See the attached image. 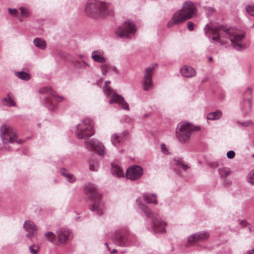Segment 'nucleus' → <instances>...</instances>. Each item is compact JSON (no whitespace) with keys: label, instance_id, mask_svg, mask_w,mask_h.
<instances>
[{"label":"nucleus","instance_id":"nucleus-1","mask_svg":"<svg viewBox=\"0 0 254 254\" xmlns=\"http://www.w3.org/2000/svg\"><path fill=\"white\" fill-rule=\"evenodd\" d=\"M206 35H213L212 40L218 41L220 38H227L229 39L232 44V46L237 51H242L246 49L245 44L241 43L245 38L244 34H236L232 28L227 27L224 25L213 24L209 25L207 24L204 28Z\"/></svg>","mask_w":254,"mask_h":254},{"label":"nucleus","instance_id":"nucleus-2","mask_svg":"<svg viewBox=\"0 0 254 254\" xmlns=\"http://www.w3.org/2000/svg\"><path fill=\"white\" fill-rule=\"evenodd\" d=\"M113 10V6L110 3L96 0H89L85 8L86 13L93 18L109 14Z\"/></svg>","mask_w":254,"mask_h":254},{"label":"nucleus","instance_id":"nucleus-3","mask_svg":"<svg viewBox=\"0 0 254 254\" xmlns=\"http://www.w3.org/2000/svg\"><path fill=\"white\" fill-rule=\"evenodd\" d=\"M84 192L90 201V210L96 211L98 214H102L104 210V207L101 202L102 195L98 191L96 186L90 183L86 184L84 187Z\"/></svg>","mask_w":254,"mask_h":254},{"label":"nucleus","instance_id":"nucleus-4","mask_svg":"<svg viewBox=\"0 0 254 254\" xmlns=\"http://www.w3.org/2000/svg\"><path fill=\"white\" fill-rule=\"evenodd\" d=\"M196 13V8L193 3L190 1L184 3L182 9L177 11L174 13L171 21L168 22V27L176 25L184 21L191 18L194 16Z\"/></svg>","mask_w":254,"mask_h":254},{"label":"nucleus","instance_id":"nucleus-5","mask_svg":"<svg viewBox=\"0 0 254 254\" xmlns=\"http://www.w3.org/2000/svg\"><path fill=\"white\" fill-rule=\"evenodd\" d=\"M139 209L147 218L151 219V228L156 233L162 234L166 232L165 226L167 223L162 221L158 214H154L145 204L139 203Z\"/></svg>","mask_w":254,"mask_h":254},{"label":"nucleus","instance_id":"nucleus-6","mask_svg":"<svg viewBox=\"0 0 254 254\" xmlns=\"http://www.w3.org/2000/svg\"><path fill=\"white\" fill-rule=\"evenodd\" d=\"M200 129L199 127H193L190 123L181 122L178 124L176 130V136L181 143L187 142L194 131Z\"/></svg>","mask_w":254,"mask_h":254},{"label":"nucleus","instance_id":"nucleus-7","mask_svg":"<svg viewBox=\"0 0 254 254\" xmlns=\"http://www.w3.org/2000/svg\"><path fill=\"white\" fill-rule=\"evenodd\" d=\"M75 135L78 139H88L94 134L93 123L89 118L81 120L76 126Z\"/></svg>","mask_w":254,"mask_h":254},{"label":"nucleus","instance_id":"nucleus-8","mask_svg":"<svg viewBox=\"0 0 254 254\" xmlns=\"http://www.w3.org/2000/svg\"><path fill=\"white\" fill-rule=\"evenodd\" d=\"M39 92L46 95L44 97V104L51 111L54 110L57 108L56 102H61L64 99L63 97L58 96L51 87L42 88Z\"/></svg>","mask_w":254,"mask_h":254},{"label":"nucleus","instance_id":"nucleus-9","mask_svg":"<svg viewBox=\"0 0 254 254\" xmlns=\"http://www.w3.org/2000/svg\"><path fill=\"white\" fill-rule=\"evenodd\" d=\"M0 137L4 144L13 142L21 144L23 142L21 139L16 140V133L10 127L5 124H2L0 127Z\"/></svg>","mask_w":254,"mask_h":254},{"label":"nucleus","instance_id":"nucleus-10","mask_svg":"<svg viewBox=\"0 0 254 254\" xmlns=\"http://www.w3.org/2000/svg\"><path fill=\"white\" fill-rule=\"evenodd\" d=\"M136 31L134 22L128 20L116 30V35L121 38L130 39Z\"/></svg>","mask_w":254,"mask_h":254},{"label":"nucleus","instance_id":"nucleus-11","mask_svg":"<svg viewBox=\"0 0 254 254\" xmlns=\"http://www.w3.org/2000/svg\"><path fill=\"white\" fill-rule=\"evenodd\" d=\"M154 70V66H150L147 67L144 71L142 87L144 91H149L153 88V84L152 78V73Z\"/></svg>","mask_w":254,"mask_h":254},{"label":"nucleus","instance_id":"nucleus-12","mask_svg":"<svg viewBox=\"0 0 254 254\" xmlns=\"http://www.w3.org/2000/svg\"><path fill=\"white\" fill-rule=\"evenodd\" d=\"M107 96L111 98L109 101V104H117L121 109L127 111H129V105L125 101L124 98L122 96L116 93L114 91H113V92L111 93L110 95Z\"/></svg>","mask_w":254,"mask_h":254},{"label":"nucleus","instance_id":"nucleus-13","mask_svg":"<svg viewBox=\"0 0 254 254\" xmlns=\"http://www.w3.org/2000/svg\"><path fill=\"white\" fill-rule=\"evenodd\" d=\"M143 169L139 166L135 165L129 167L126 172V177L131 181L139 179L143 175Z\"/></svg>","mask_w":254,"mask_h":254},{"label":"nucleus","instance_id":"nucleus-14","mask_svg":"<svg viewBox=\"0 0 254 254\" xmlns=\"http://www.w3.org/2000/svg\"><path fill=\"white\" fill-rule=\"evenodd\" d=\"M88 147L94 150L99 155L104 156L106 153L105 147L103 143L96 139H91L86 142Z\"/></svg>","mask_w":254,"mask_h":254},{"label":"nucleus","instance_id":"nucleus-15","mask_svg":"<svg viewBox=\"0 0 254 254\" xmlns=\"http://www.w3.org/2000/svg\"><path fill=\"white\" fill-rule=\"evenodd\" d=\"M113 242L118 246H128L131 244L130 239L122 235L119 232H117L114 234Z\"/></svg>","mask_w":254,"mask_h":254},{"label":"nucleus","instance_id":"nucleus-16","mask_svg":"<svg viewBox=\"0 0 254 254\" xmlns=\"http://www.w3.org/2000/svg\"><path fill=\"white\" fill-rule=\"evenodd\" d=\"M58 241L60 244H66L71 238V232L65 228H60L56 233Z\"/></svg>","mask_w":254,"mask_h":254},{"label":"nucleus","instance_id":"nucleus-17","mask_svg":"<svg viewBox=\"0 0 254 254\" xmlns=\"http://www.w3.org/2000/svg\"><path fill=\"white\" fill-rule=\"evenodd\" d=\"M210 235L208 232L202 231L190 235L188 238V243L191 244H195L207 239Z\"/></svg>","mask_w":254,"mask_h":254},{"label":"nucleus","instance_id":"nucleus-18","mask_svg":"<svg viewBox=\"0 0 254 254\" xmlns=\"http://www.w3.org/2000/svg\"><path fill=\"white\" fill-rule=\"evenodd\" d=\"M128 134L127 130H125L122 133H115L111 136V141L115 146H118L121 142L125 141Z\"/></svg>","mask_w":254,"mask_h":254},{"label":"nucleus","instance_id":"nucleus-19","mask_svg":"<svg viewBox=\"0 0 254 254\" xmlns=\"http://www.w3.org/2000/svg\"><path fill=\"white\" fill-rule=\"evenodd\" d=\"M181 73L182 76L187 78H191L196 75L195 69L190 66H185L183 67L181 69Z\"/></svg>","mask_w":254,"mask_h":254},{"label":"nucleus","instance_id":"nucleus-20","mask_svg":"<svg viewBox=\"0 0 254 254\" xmlns=\"http://www.w3.org/2000/svg\"><path fill=\"white\" fill-rule=\"evenodd\" d=\"M91 58L95 62L99 63H104L106 61V58L104 57V52L101 51H93Z\"/></svg>","mask_w":254,"mask_h":254},{"label":"nucleus","instance_id":"nucleus-21","mask_svg":"<svg viewBox=\"0 0 254 254\" xmlns=\"http://www.w3.org/2000/svg\"><path fill=\"white\" fill-rule=\"evenodd\" d=\"M143 199L144 200V201L147 204H158L157 195L156 193L149 194L147 193H145L143 194Z\"/></svg>","mask_w":254,"mask_h":254},{"label":"nucleus","instance_id":"nucleus-22","mask_svg":"<svg viewBox=\"0 0 254 254\" xmlns=\"http://www.w3.org/2000/svg\"><path fill=\"white\" fill-rule=\"evenodd\" d=\"M101 70L102 74L106 75L108 73H117V69L114 66L109 64H105L101 66Z\"/></svg>","mask_w":254,"mask_h":254},{"label":"nucleus","instance_id":"nucleus-23","mask_svg":"<svg viewBox=\"0 0 254 254\" xmlns=\"http://www.w3.org/2000/svg\"><path fill=\"white\" fill-rule=\"evenodd\" d=\"M112 172L114 176L118 178L124 176L123 170L120 166L116 164H112Z\"/></svg>","mask_w":254,"mask_h":254},{"label":"nucleus","instance_id":"nucleus-24","mask_svg":"<svg viewBox=\"0 0 254 254\" xmlns=\"http://www.w3.org/2000/svg\"><path fill=\"white\" fill-rule=\"evenodd\" d=\"M33 44L35 47L41 49L45 50L47 47L46 41L40 38H36L33 40Z\"/></svg>","mask_w":254,"mask_h":254},{"label":"nucleus","instance_id":"nucleus-25","mask_svg":"<svg viewBox=\"0 0 254 254\" xmlns=\"http://www.w3.org/2000/svg\"><path fill=\"white\" fill-rule=\"evenodd\" d=\"M222 116V113L219 110L211 112L207 115V119L210 121H214L219 119Z\"/></svg>","mask_w":254,"mask_h":254},{"label":"nucleus","instance_id":"nucleus-26","mask_svg":"<svg viewBox=\"0 0 254 254\" xmlns=\"http://www.w3.org/2000/svg\"><path fill=\"white\" fill-rule=\"evenodd\" d=\"M23 228L26 231H37V228L35 224L31 221H26L23 224Z\"/></svg>","mask_w":254,"mask_h":254},{"label":"nucleus","instance_id":"nucleus-27","mask_svg":"<svg viewBox=\"0 0 254 254\" xmlns=\"http://www.w3.org/2000/svg\"><path fill=\"white\" fill-rule=\"evenodd\" d=\"M252 104V101L250 99H248L244 101L242 108V111L244 115H247L251 111Z\"/></svg>","mask_w":254,"mask_h":254},{"label":"nucleus","instance_id":"nucleus-28","mask_svg":"<svg viewBox=\"0 0 254 254\" xmlns=\"http://www.w3.org/2000/svg\"><path fill=\"white\" fill-rule=\"evenodd\" d=\"M60 173L69 183H72L75 180V178L74 175L68 173L67 171L64 169H61Z\"/></svg>","mask_w":254,"mask_h":254},{"label":"nucleus","instance_id":"nucleus-29","mask_svg":"<svg viewBox=\"0 0 254 254\" xmlns=\"http://www.w3.org/2000/svg\"><path fill=\"white\" fill-rule=\"evenodd\" d=\"M231 173V171L229 168L222 167L219 168V173L221 178H226Z\"/></svg>","mask_w":254,"mask_h":254},{"label":"nucleus","instance_id":"nucleus-30","mask_svg":"<svg viewBox=\"0 0 254 254\" xmlns=\"http://www.w3.org/2000/svg\"><path fill=\"white\" fill-rule=\"evenodd\" d=\"M11 94L10 93H8L7 94L8 98H4L2 99V102L4 104H5L6 106L8 107L11 106H15L16 104L14 102V101L12 100L11 97Z\"/></svg>","mask_w":254,"mask_h":254},{"label":"nucleus","instance_id":"nucleus-31","mask_svg":"<svg viewBox=\"0 0 254 254\" xmlns=\"http://www.w3.org/2000/svg\"><path fill=\"white\" fill-rule=\"evenodd\" d=\"M15 75L19 79L27 81L30 78V75L24 71H18L15 72Z\"/></svg>","mask_w":254,"mask_h":254},{"label":"nucleus","instance_id":"nucleus-32","mask_svg":"<svg viewBox=\"0 0 254 254\" xmlns=\"http://www.w3.org/2000/svg\"><path fill=\"white\" fill-rule=\"evenodd\" d=\"M44 236L47 240L52 243H54L56 241L57 238L56 234H55L52 232H48L45 233Z\"/></svg>","mask_w":254,"mask_h":254},{"label":"nucleus","instance_id":"nucleus-33","mask_svg":"<svg viewBox=\"0 0 254 254\" xmlns=\"http://www.w3.org/2000/svg\"><path fill=\"white\" fill-rule=\"evenodd\" d=\"M175 161L176 165L178 168H182L184 171H186L189 168V167L187 165L184 163L181 159H175Z\"/></svg>","mask_w":254,"mask_h":254},{"label":"nucleus","instance_id":"nucleus-34","mask_svg":"<svg viewBox=\"0 0 254 254\" xmlns=\"http://www.w3.org/2000/svg\"><path fill=\"white\" fill-rule=\"evenodd\" d=\"M111 81L109 80L106 81L104 86L103 87V91L106 95H110L111 93L114 91L112 88L108 86V84H110Z\"/></svg>","mask_w":254,"mask_h":254},{"label":"nucleus","instance_id":"nucleus-35","mask_svg":"<svg viewBox=\"0 0 254 254\" xmlns=\"http://www.w3.org/2000/svg\"><path fill=\"white\" fill-rule=\"evenodd\" d=\"M247 179L251 184L254 185V170L250 172L248 175Z\"/></svg>","mask_w":254,"mask_h":254},{"label":"nucleus","instance_id":"nucleus-36","mask_svg":"<svg viewBox=\"0 0 254 254\" xmlns=\"http://www.w3.org/2000/svg\"><path fill=\"white\" fill-rule=\"evenodd\" d=\"M89 167L90 170L92 171H97L98 168V163L97 161H92L89 162Z\"/></svg>","mask_w":254,"mask_h":254},{"label":"nucleus","instance_id":"nucleus-37","mask_svg":"<svg viewBox=\"0 0 254 254\" xmlns=\"http://www.w3.org/2000/svg\"><path fill=\"white\" fill-rule=\"evenodd\" d=\"M29 250L31 254H37L39 251V247L35 245H32L29 247Z\"/></svg>","mask_w":254,"mask_h":254},{"label":"nucleus","instance_id":"nucleus-38","mask_svg":"<svg viewBox=\"0 0 254 254\" xmlns=\"http://www.w3.org/2000/svg\"><path fill=\"white\" fill-rule=\"evenodd\" d=\"M247 12L251 15H254V5H248L246 7Z\"/></svg>","mask_w":254,"mask_h":254},{"label":"nucleus","instance_id":"nucleus-39","mask_svg":"<svg viewBox=\"0 0 254 254\" xmlns=\"http://www.w3.org/2000/svg\"><path fill=\"white\" fill-rule=\"evenodd\" d=\"M19 9L20 10L22 16L24 17H27L29 15L30 12L27 9H26L23 7H20Z\"/></svg>","mask_w":254,"mask_h":254},{"label":"nucleus","instance_id":"nucleus-40","mask_svg":"<svg viewBox=\"0 0 254 254\" xmlns=\"http://www.w3.org/2000/svg\"><path fill=\"white\" fill-rule=\"evenodd\" d=\"M238 124L243 127H248L253 124V122L251 121H247L243 122H238Z\"/></svg>","mask_w":254,"mask_h":254},{"label":"nucleus","instance_id":"nucleus-41","mask_svg":"<svg viewBox=\"0 0 254 254\" xmlns=\"http://www.w3.org/2000/svg\"><path fill=\"white\" fill-rule=\"evenodd\" d=\"M204 8L205 9L206 12L208 15H210L214 11V9L212 7L205 6L204 7Z\"/></svg>","mask_w":254,"mask_h":254},{"label":"nucleus","instance_id":"nucleus-42","mask_svg":"<svg viewBox=\"0 0 254 254\" xmlns=\"http://www.w3.org/2000/svg\"><path fill=\"white\" fill-rule=\"evenodd\" d=\"M235 153L233 150H230L227 152V157L229 159H233L235 157Z\"/></svg>","mask_w":254,"mask_h":254},{"label":"nucleus","instance_id":"nucleus-43","mask_svg":"<svg viewBox=\"0 0 254 254\" xmlns=\"http://www.w3.org/2000/svg\"><path fill=\"white\" fill-rule=\"evenodd\" d=\"M8 10L9 13L11 15H12L13 16H16L17 13H18V10L16 8L12 9V8H9L8 9Z\"/></svg>","mask_w":254,"mask_h":254},{"label":"nucleus","instance_id":"nucleus-44","mask_svg":"<svg viewBox=\"0 0 254 254\" xmlns=\"http://www.w3.org/2000/svg\"><path fill=\"white\" fill-rule=\"evenodd\" d=\"M161 149L162 152L165 154H169V151L166 147V145L164 144H162L161 145Z\"/></svg>","mask_w":254,"mask_h":254},{"label":"nucleus","instance_id":"nucleus-45","mask_svg":"<svg viewBox=\"0 0 254 254\" xmlns=\"http://www.w3.org/2000/svg\"><path fill=\"white\" fill-rule=\"evenodd\" d=\"M188 28L190 31H192L194 29V24L191 21H189L187 24Z\"/></svg>","mask_w":254,"mask_h":254},{"label":"nucleus","instance_id":"nucleus-46","mask_svg":"<svg viewBox=\"0 0 254 254\" xmlns=\"http://www.w3.org/2000/svg\"><path fill=\"white\" fill-rule=\"evenodd\" d=\"M29 233H28L26 235V237L29 238H31L33 237L34 234L35 232H32V231H28Z\"/></svg>","mask_w":254,"mask_h":254},{"label":"nucleus","instance_id":"nucleus-47","mask_svg":"<svg viewBox=\"0 0 254 254\" xmlns=\"http://www.w3.org/2000/svg\"><path fill=\"white\" fill-rule=\"evenodd\" d=\"M247 224V222L245 220H242L240 222V225L242 226V227L246 226Z\"/></svg>","mask_w":254,"mask_h":254},{"label":"nucleus","instance_id":"nucleus-48","mask_svg":"<svg viewBox=\"0 0 254 254\" xmlns=\"http://www.w3.org/2000/svg\"><path fill=\"white\" fill-rule=\"evenodd\" d=\"M244 254H254V249L247 251Z\"/></svg>","mask_w":254,"mask_h":254},{"label":"nucleus","instance_id":"nucleus-49","mask_svg":"<svg viewBox=\"0 0 254 254\" xmlns=\"http://www.w3.org/2000/svg\"><path fill=\"white\" fill-rule=\"evenodd\" d=\"M117 250L116 249H113L112 251H111V254H116L117 253Z\"/></svg>","mask_w":254,"mask_h":254},{"label":"nucleus","instance_id":"nucleus-50","mask_svg":"<svg viewBox=\"0 0 254 254\" xmlns=\"http://www.w3.org/2000/svg\"><path fill=\"white\" fill-rule=\"evenodd\" d=\"M105 245L106 246V247H107V248L108 250V251H111V250H110V247H109V245H108V244L107 243H106L105 244Z\"/></svg>","mask_w":254,"mask_h":254},{"label":"nucleus","instance_id":"nucleus-51","mask_svg":"<svg viewBox=\"0 0 254 254\" xmlns=\"http://www.w3.org/2000/svg\"><path fill=\"white\" fill-rule=\"evenodd\" d=\"M252 228H252V227H249V231H250V232H252V231H253Z\"/></svg>","mask_w":254,"mask_h":254},{"label":"nucleus","instance_id":"nucleus-52","mask_svg":"<svg viewBox=\"0 0 254 254\" xmlns=\"http://www.w3.org/2000/svg\"><path fill=\"white\" fill-rule=\"evenodd\" d=\"M212 60V57H210V58H209V61H211Z\"/></svg>","mask_w":254,"mask_h":254},{"label":"nucleus","instance_id":"nucleus-53","mask_svg":"<svg viewBox=\"0 0 254 254\" xmlns=\"http://www.w3.org/2000/svg\"><path fill=\"white\" fill-rule=\"evenodd\" d=\"M84 64H86L87 65H88V64L86 62H84Z\"/></svg>","mask_w":254,"mask_h":254},{"label":"nucleus","instance_id":"nucleus-54","mask_svg":"<svg viewBox=\"0 0 254 254\" xmlns=\"http://www.w3.org/2000/svg\"><path fill=\"white\" fill-rule=\"evenodd\" d=\"M19 21H20V22H22V20L21 19H19Z\"/></svg>","mask_w":254,"mask_h":254},{"label":"nucleus","instance_id":"nucleus-55","mask_svg":"<svg viewBox=\"0 0 254 254\" xmlns=\"http://www.w3.org/2000/svg\"><path fill=\"white\" fill-rule=\"evenodd\" d=\"M252 27H254V24L252 26Z\"/></svg>","mask_w":254,"mask_h":254},{"label":"nucleus","instance_id":"nucleus-56","mask_svg":"<svg viewBox=\"0 0 254 254\" xmlns=\"http://www.w3.org/2000/svg\"><path fill=\"white\" fill-rule=\"evenodd\" d=\"M253 157L254 158V154L253 155Z\"/></svg>","mask_w":254,"mask_h":254}]
</instances>
